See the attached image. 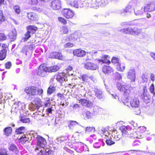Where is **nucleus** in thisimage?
<instances>
[{"instance_id": "obj_37", "label": "nucleus", "mask_w": 155, "mask_h": 155, "mask_svg": "<svg viewBox=\"0 0 155 155\" xmlns=\"http://www.w3.org/2000/svg\"><path fill=\"white\" fill-rule=\"evenodd\" d=\"M87 57L85 59L86 61H91L92 59V56L91 54V52H86Z\"/></svg>"}, {"instance_id": "obj_46", "label": "nucleus", "mask_w": 155, "mask_h": 155, "mask_svg": "<svg viewBox=\"0 0 155 155\" xmlns=\"http://www.w3.org/2000/svg\"><path fill=\"white\" fill-rule=\"evenodd\" d=\"M66 138L65 137H61L59 138H58L56 139L55 141L56 142L58 143L60 142L63 141L64 140H66Z\"/></svg>"}, {"instance_id": "obj_8", "label": "nucleus", "mask_w": 155, "mask_h": 155, "mask_svg": "<svg viewBox=\"0 0 155 155\" xmlns=\"http://www.w3.org/2000/svg\"><path fill=\"white\" fill-rule=\"evenodd\" d=\"M94 0H85L82 3L83 5L85 7L95 8L98 6L97 2H94Z\"/></svg>"}, {"instance_id": "obj_54", "label": "nucleus", "mask_w": 155, "mask_h": 155, "mask_svg": "<svg viewBox=\"0 0 155 155\" xmlns=\"http://www.w3.org/2000/svg\"><path fill=\"white\" fill-rule=\"evenodd\" d=\"M89 77L86 74H84L81 77L83 81H87L89 79Z\"/></svg>"}, {"instance_id": "obj_35", "label": "nucleus", "mask_w": 155, "mask_h": 155, "mask_svg": "<svg viewBox=\"0 0 155 155\" xmlns=\"http://www.w3.org/2000/svg\"><path fill=\"white\" fill-rule=\"evenodd\" d=\"M78 124V123L76 121L73 120L70 121L68 125V127L70 129H72L75 126Z\"/></svg>"}, {"instance_id": "obj_41", "label": "nucleus", "mask_w": 155, "mask_h": 155, "mask_svg": "<svg viewBox=\"0 0 155 155\" xmlns=\"http://www.w3.org/2000/svg\"><path fill=\"white\" fill-rule=\"evenodd\" d=\"M29 49L27 45L24 46L23 47L21 51V52L27 55V53Z\"/></svg>"}, {"instance_id": "obj_32", "label": "nucleus", "mask_w": 155, "mask_h": 155, "mask_svg": "<svg viewBox=\"0 0 155 155\" xmlns=\"http://www.w3.org/2000/svg\"><path fill=\"white\" fill-rule=\"evenodd\" d=\"M9 149L10 150L15 152L16 153H17L18 152L17 147L16 146L13 144H11L10 145Z\"/></svg>"}, {"instance_id": "obj_3", "label": "nucleus", "mask_w": 155, "mask_h": 155, "mask_svg": "<svg viewBox=\"0 0 155 155\" xmlns=\"http://www.w3.org/2000/svg\"><path fill=\"white\" fill-rule=\"evenodd\" d=\"M51 80L53 81H55V80L60 83L61 85L64 82L67 81V78L64 75L63 76L62 74H55L52 77Z\"/></svg>"}, {"instance_id": "obj_38", "label": "nucleus", "mask_w": 155, "mask_h": 155, "mask_svg": "<svg viewBox=\"0 0 155 155\" xmlns=\"http://www.w3.org/2000/svg\"><path fill=\"white\" fill-rule=\"evenodd\" d=\"M37 28L36 27L31 26L29 27L28 29V30L30 31L33 34L35 32Z\"/></svg>"}, {"instance_id": "obj_62", "label": "nucleus", "mask_w": 155, "mask_h": 155, "mask_svg": "<svg viewBox=\"0 0 155 155\" xmlns=\"http://www.w3.org/2000/svg\"><path fill=\"white\" fill-rule=\"evenodd\" d=\"M28 48L29 50H33L35 48V46L34 44H31L27 45Z\"/></svg>"}, {"instance_id": "obj_25", "label": "nucleus", "mask_w": 155, "mask_h": 155, "mask_svg": "<svg viewBox=\"0 0 155 155\" xmlns=\"http://www.w3.org/2000/svg\"><path fill=\"white\" fill-rule=\"evenodd\" d=\"M7 50L4 48L0 51V60H3L6 58Z\"/></svg>"}, {"instance_id": "obj_28", "label": "nucleus", "mask_w": 155, "mask_h": 155, "mask_svg": "<svg viewBox=\"0 0 155 155\" xmlns=\"http://www.w3.org/2000/svg\"><path fill=\"white\" fill-rule=\"evenodd\" d=\"M142 33L141 29H138L137 28H132V31L131 35H140Z\"/></svg>"}, {"instance_id": "obj_26", "label": "nucleus", "mask_w": 155, "mask_h": 155, "mask_svg": "<svg viewBox=\"0 0 155 155\" xmlns=\"http://www.w3.org/2000/svg\"><path fill=\"white\" fill-rule=\"evenodd\" d=\"M69 4L71 6H73L76 8H78L79 7L81 8L84 6L83 5L81 6L78 4L77 1L74 0L71 1L69 2Z\"/></svg>"}, {"instance_id": "obj_6", "label": "nucleus", "mask_w": 155, "mask_h": 155, "mask_svg": "<svg viewBox=\"0 0 155 155\" xmlns=\"http://www.w3.org/2000/svg\"><path fill=\"white\" fill-rule=\"evenodd\" d=\"M74 12L71 11L70 9L65 8L62 11V14L66 18L69 19L72 18L74 16Z\"/></svg>"}, {"instance_id": "obj_5", "label": "nucleus", "mask_w": 155, "mask_h": 155, "mask_svg": "<svg viewBox=\"0 0 155 155\" xmlns=\"http://www.w3.org/2000/svg\"><path fill=\"white\" fill-rule=\"evenodd\" d=\"M25 91L27 94L31 95H35L38 94V89L34 86L26 87Z\"/></svg>"}, {"instance_id": "obj_12", "label": "nucleus", "mask_w": 155, "mask_h": 155, "mask_svg": "<svg viewBox=\"0 0 155 155\" xmlns=\"http://www.w3.org/2000/svg\"><path fill=\"white\" fill-rule=\"evenodd\" d=\"M120 130L122 133V135L125 137H130V131L127 127L124 126H122L120 127Z\"/></svg>"}, {"instance_id": "obj_60", "label": "nucleus", "mask_w": 155, "mask_h": 155, "mask_svg": "<svg viewBox=\"0 0 155 155\" xmlns=\"http://www.w3.org/2000/svg\"><path fill=\"white\" fill-rule=\"evenodd\" d=\"M73 46V43H68L64 44V46L65 48H69L72 47Z\"/></svg>"}, {"instance_id": "obj_39", "label": "nucleus", "mask_w": 155, "mask_h": 155, "mask_svg": "<svg viewBox=\"0 0 155 155\" xmlns=\"http://www.w3.org/2000/svg\"><path fill=\"white\" fill-rule=\"evenodd\" d=\"M111 62L114 64H116V66L117 65V64L120 62V59L118 58L114 57L112 58L111 60Z\"/></svg>"}, {"instance_id": "obj_48", "label": "nucleus", "mask_w": 155, "mask_h": 155, "mask_svg": "<svg viewBox=\"0 0 155 155\" xmlns=\"http://www.w3.org/2000/svg\"><path fill=\"white\" fill-rule=\"evenodd\" d=\"M121 137V135L120 134H118V133H116L115 135H114V139L115 140H119Z\"/></svg>"}, {"instance_id": "obj_24", "label": "nucleus", "mask_w": 155, "mask_h": 155, "mask_svg": "<svg viewBox=\"0 0 155 155\" xmlns=\"http://www.w3.org/2000/svg\"><path fill=\"white\" fill-rule=\"evenodd\" d=\"M108 57V56L106 55L103 56V59L99 60V62H102V63H106L109 64L110 62L108 59H107Z\"/></svg>"}, {"instance_id": "obj_2", "label": "nucleus", "mask_w": 155, "mask_h": 155, "mask_svg": "<svg viewBox=\"0 0 155 155\" xmlns=\"http://www.w3.org/2000/svg\"><path fill=\"white\" fill-rule=\"evenodd\" d=\"M31 136L36 138L37 140V143L36 149L38 150L41 148H44L46 143L45 140L42 137L38 136L36 134H32Z\"/></svg>"}, {"instance_id": "obj_61", "label": "nucleus", "mask_w": 155, "mask_h": 155, "mask_svg": "<svg viewBox=\"0 0 155 155\" xmlns=\"http://www.w3.org/2000/svg\"><path fill=\"white\" fill-rule=\"evenodd\" d=\"M61 31L64 34H67L68 32V28L64 26L62 27Z\"/></svg>"}, {"instance_id": "obj_18", "label": "nucleus", "mask_w": 155, "mask_h": 155, "mask_svg": "<svg viewBox=\"0 0 155 155\" xmlns=\"http://www.w3.org/2000/svg\"><path fill=\"white\" fill-rule=\"evenodd\" d=\"M134 14L136 16H140L143 14L144 11V8L142 7L140 8L138 7H135L134 9Z\"/></svg>"}, {"instance_id": "obj_56", "label": "nucleus", "mask_w": 155, "mask_h": 155, "mask_svg": "<svg viewBox=\"0 0 155 155\" xmlns=\"http://www.w3.org/2000/svg\"><path fill=\"white\" fill-rule=\"evenodd\" d=\"M30 109L32 110H35L37 108V107L34 104H31L30 105Z\"/></svg>"}, {"instance_id": "obj_50", "label": "nucleus", "mask_w": 155, "mask_h": 155, "mask_svg": "<svg viewBox=\"0 0 155 155\" xmlns=\"http://www.w3.org/2000/svg\"><path fill=\"white\" fill-rule=\"evenodd\" d=\"M34 15H35L32 13H28L27 15L28 18L31 20H35V19Z\"/></svg>"}, {"instance_id": "obj_36", "label": "nucleus", "mask_w": 155, "mask_h": 155, "mask_svg": "<svg viewBox=\"0 0 155 155\" xmlns=\"http://www.w3.org/2000/svg\"><path fill=\"white\" fill-rule=\"evenodd\" d=\"M32 34L30 31L28 30L27 32L25 34V37L22 38L24 41H27L30 37L31 34Z\"/></svg>"}, {"instance_id": "obj_9", "label": "nucleus", "mask_w": 155, "mask_h": 155, "mask_svg": "<svg viewBox=\"0 0 155 155\" xmlns=\"http://www.w3.org/2000/svg\"><path fill=\"white\" fill-rule=\"evenodd\" d=\"M84 66L85 68L90 70H95L98 68V66L91 62L84 63Z\"/></svg>"}, {"instance_id": "obj_59", "label": "nucleus", "mask_w": 155, "mask_h": 155, "mask_svg": "<svg viewBox=\"0 0 155 155\" xmlns=\"http://www.w3.org/2000/svg\"><path fill=\"white\" fill-rule=\"evenodd\" d=\"M6 36L4 33H0V40H4L6 38Z\"/></svg>"}, {"instance_id": "obj_16", "label": "nucleus", "mask_w": 155, "mask_h": 155, "mask_svg": "<svg viewBox=\"0 0 155 155\" xmlns=\"http://www.w3.org/2000/svg\"><path fill=\"white\" fill-rule=\"evenodd\" d=\"M49 56L51 58H56L59 60H62L63 59V56L61 53L58 52H54L50 53Z\"/></svg>"}, {"instance_id": "obj_63", "label": "nucleus", "mask_w": 155, "mask_h": 155, "mask_svg": "<svg viewBox=\"0 0 155 155\" xmlns=\"http://www.w3.org/2000/svg\"><path fill=\"white\" fill-rule=\"evenodd\" d=\"M101 144L100 142L96 143L94 144V147L96 148H99L101 146Z\"/></svg>"}, {"instance_id": "obj_44", "label": "nucleus", "mask_w": 155, "mask_h": 155, "mask_svg": "<svg viewBox=\"0 0 155 155\" xmlns=\"http://www.w3.org/2000/svg\"><path fill=\"white\" fill-rule=\"evenodd\" d=\"M59 69V67L58 66H54L50 68V71L51 72H54L58 71Z\"/></svg>"}, {"instance_id": "obj_57", "label": "nucleus", "mask_w": 155, "mask_h": 155, "mask_svg": "<svg viewBox=\"0 0 155 155\" xmlns=\"http://www.w3.org/2000/svg\"><path fill=\"white\" fill-rule=\"evenodd\" d=\"M46 154L47 155H51L52 154L53 152L49 149H46L45 150Z\"/></svg>"}, {"instance_id": "obj_64", "label": "nucleus", "mask_w": 155, "mask_h": 155, "mask_svg": "<svg viewBox=\"0 0 155 155\" xmlns=\"http://www.w3.org/2000/svg\"><path fill=\"white\" fill-rule=\"evenodd\" d=\"M38 2V0H30L29 2V3L31 4L35 5Z\"/></svg>"}, {"instance_id": "obj_22", "label": "nucleus", "mask_w": 155, "mask_h": 155, "mask_svg": "<svg viewBox=\"0 0 155 155\" xmlns=\"http://www.w3.org/2000/svg\"><path fill=\"white\" fill-rule=\"evenodd\" d=\"M12 128L10 127H8L5 128L3 130V134L7 137L9 136L12 134Z\"/></svg>"}, {"instance_id": "obj_27", "label": "nucleus", "mask_w": 155, "mask_h": 155, "mask_svg": "<svg viewBox=\"0 0 155 155\" xmlns=\"http://www.w3.org/2000/svg\"><path fill=\"white\" fill-rule=\"evenodd\" d=\"M94 1L97 2L98 4V6H104L107 3V0H94Z\"/></svg>"}, {"instance_id": "obj_51", "label": "nucleus", "mask_w": 155, "mask_h": 155, "mask_svg": "<svg viewBox=\"0 0 155 155\" xmlns=\"http://www.w3.org/2000/svg\"><path fill=\"white\" fill-rule=\"evenodd\" d=\"M101 133L105 136H107L109 134V132L105 128H103L101 129Z\"/></svg>"}, {"instance_id": "obj_29", "label": "nucleus", "mask_w": 155, "mask_h": 155, "mask_svg": "<svg viewBox=\"0 0 155 155\" xmlns=\"http://www.w3.org/2000/svg\"><path fill=\"white\" fill-rule=\"evenodd\" d=\"M116 68L118 71L123 72L125 69V66L124 64H121L120 62L117 64V65H116Z\"/></svg>"}, {"instance_id": "obj_4", "label": "nucleus", "mask_w": 155, "mask_h": 155, "mask_svg": "<svg viewBox=\"0 0 155 155\" xmlns=\"http://www.w3.org/2000/svg\"><path fill=\"white\" fill-rule=\"evenodd\" d=\"M48 71V68L45 65H41L38 68L37 74L41 77H44L47 75V72Z\"/></svg>"}, {"instance_id": "obj_15", "label": "nucleus", "mask_w": 155, "mask_h": 155, "mask_svg": "<svg viewBox=\"0 0 155 155\" xmlns=\"http://www.w3.org/2000/svg\"><path fill=\"white\" fill-rule=\"evenodd\" d=\"M136 2V0H133L129 3V4L125 8L126 13L129 12L131 13L133 12V7L135 5V3Z\"/></svg>"}, {"instance_id": "obj_49", "label": "nucleus", "mask_w": 155, "mask_h": 155, "mask_svg": "<svg viewBox=\"0 0 155 155\" xmlns=\"http://www.w3.org/2000/svg\"><path fill=\"white\" fill-rule=\"evenodd\" d=\"M13 9L15 12L18 14H19L20 12V7L18 5H15L13 7Z\"/></svg>"}, {"instance_id": "obj_23", "label": "nucleus", "mask_w": 155, "mask_h": 155, "mask_svg": "<svg viewBox=\"0 0 155 155\" xmlns=\"http://www.w3.org/2000/svg\"><path fill=\"white\" fill-rule=\"evenodd\" d=\"M102 71L104 73L109 74L113 72V69L108 66H105L102 68Z\"/></svg>"}, {"instance_id": "obj_40", "label": "nucleus", "mask_w": 155, "mask_h": 155, "mask_svg": "<svg viewBox=\"0 0 155 155\" xmlns=\"http://www.w3.org/2000/svg\"><path fill=\"white\" fill-rule=\"evenodd\" d=\"M17 106L19 109L23 110L25 107V104L23 103H21L20 101L18 102Z\"/></svg>"}, {"instance_id": "obj_19", "label": "nucleus", "mask_w": 155, "mask_h": 155, "mask_svg": "<svg viewBox=\"0 0 155 155\" xmlns=\"http://www.w3.org/2000/svg\"><path fill=\"white\" fill-rule=\"evenodd\" d=\"M130 104L133 107H137L139 105V101L137 98H134L132 99Z\"/></svg>"}, {"instance_id": "obj_13", "label": "nucleus", "mask_w": 155, "mask_h": 155, "mask_svg": "<svg viewBox=\"0 0 155 155\" xmlns=\"http://www.w3.org/2000/svg\"><path fill=\"white\" fill-rule=\"evenodd\" d=\"M73 54L75 56L82 57L86 54V52L81 49H76L73 51Z\"/></svg>"}, {"instance_id": "obj_34", "label": "nucleus", "mask_w": 155, "mask_h": 155, "mask_svg": "<svg viewBox=\"0 0 155 155\" xmlns=\"http://www.w3.org/2000/svg\"><path fill=\"white\" fill-rule=\"evenodd\" d=\"M132 31V28L131 27H128L124 28L121 30V31L125 34L131 35Z\"/></svg>"}, {"instance_id": "obj_1", "label": "nucleus", "mask_w": 155, "mask_h": 155, "mask_svg": "<svg viewBox=\"0 0 155 155\" xmlns=\"http://www.w3.org/2000/svg\"><path fill=\"white\" fill-rule=\"evenodd\" d=\"M116 86L117 89L121 92L123 93L125 96L128 97L131 94V91L133 90L132 87L119 82L117 83Z\"/></svg>"}, {"instance_id": "obj_58", "label": "nucleus", "mask_w": 155, "mask_h": 155, "mask_svg": "<svg viewBox=\"0 0 155 155\" xmlns=\"http://www.w3.org/2000/svg\"><path fill=\"white\" fill-rule=\"evenodd\" d=\"M58 21L64 24H65L67 23L66 20L64 18L62 17H59L58 18Z\"/></svg>"}, {"instance_id": "obj_52", "label": "nucleus", "mask_w": 155, "mask_h": 155, "mask_svg": "<svg viewBox=\"0 0 155 155\" xmlns=\"http://www.w3.org/2000/svg\"><path fill=\"white\" fill-rule=\"evenodd\" d=\"M85 115L87 119H89L92 118V114L90 111H87L86 112Z\"/></svg>"}, {"instance_id": "obj_17", "label": "nucleus", "mask_w": 155, "mask_h": 155, "mask_svg": "<svg viewBox=\"0 0 155 155\" xmlns=\"http://www.w3.org/2000/svg\"><path fill=\"white\" fill-rule=\"evenodd\" d=\"M79 103H81L82 106L87 107H90L92 106V103L89 101L81 99L79 100Z\"/></svg>"}, {"instance_id": "obj_43", "label": "nucleus", "mask_w": 155, "mask_h": 155, "mask_svg": "<svg viewBox=\"0 0 155 155\" xmlns=\"http://www.w3.org/2000/svg\"><path fill=\"white\" fill-rule=\"evenodd\" d=\"M95 131V129L94 127H87L86 128L85 130V132L86 133L90 132H94Z\"/></svg>"}, {"instance_id": "obj_42", "label": "nucleus", "mask_w": 155, "mask_h": 155, "mask_svg": "<svg viewBox=\"0 0 155 155\" xmlns=\"http://www.w3.org/2000/svg\"><path fill=\"white\" fill-rule=\"evenodd\" d=\"M5 17L3 15L2 11L0 10V24L5 21Z\"/></svg>"}, {"instance_id": "obj_11", "label": "nucleus", "mask_w": 155, "mask_h": 155, "mask_svg": "<svg viewBox=\"0 0 155 155\" xmlns=\"http://www.w3.org/2000/svg\"><path fill=\"white\" fill-rule=\"evenodd\" d=\"M127 78L131 81H134L136 78L135 71L134 69H130L127 72Z\"/></svg>"}, {"instance_id": "obj_53", "label": "nucleus", "mask_w": 155, "mask_h": 155, "mask_svg": "<svg viewBox=\"0 0 155 155\" xmlns=\"http://www.w3.org/2000/svg\"><path fill=\"white\" fill-rule=\"evenodd\" d=\"M150 92L152 93L153 95L155 94V92L154 91V85L152 84L150 86Z\"/></svg>"}, {"instance_id": "obj_30", "label": "nucleus", "mask_w": 155, "mask_h": 155, "mask_svg": "<svg viewBox=\"0 0 155 155\" xmlns=\"http://www.w3.org/2000/svg\"><path fill=\"white\" fill-rule=\"evenodd\" d=\"M55 90V87L53 85H51L47 90V94L51 95L54 93Z\"/></svg>"}, {"instance_id": "obj_14", "label": "nucleus", "mask_w": 155, "mask_h": 155, "mask_svg": "<svg viewBox=\"0 0 155 155\" xmlns=\"http://www.w3.org/2000/svg\"><path fill=\"white\" fill-rule=\"evenodd\" d=\"M145 12H152L155 10V3L152 2L145 6L144 7Z\"/></svg>"}, {"instance_id": "obj_20", "label": "nucleus", "mask_w": 155, "mask_h": 155, "mask_svg": "<svg viewBox=\"0 0 155 155\" xmlns=\"http://www.w3.org/2000/svg\"><path fill=\"white\" fill-rule=\"evenodd\" d=\"M16 31L15 29H13L8 34V36L12 41H14L16 39Z\"/></svg>"}, {"instance_id": "obj_45", "label": "nucleus", "mask_w": 155, "mask_h": 155, "mask_svg": "<svg viewBox=\"0 0 155 155\" xmlns=\"http://www.w3.org/2000/svg\"><path fill=\"white\" fill-rule=\"evenodd\" d=\"M142 98L143 100L146 103H148L150 100V98L149 96L147 95V94L145 95H143Z\"/></svg>"}, {"instance_id": "obj_33", "label": "nucleus", "mask_w": 155, "mask_h": 155, "mask_svg": "<svg viewBox=\"0 0 155 155\" xmlns=\"http://www.w3.org/2000/svg\"><path fill=\"white\" fill-rule=\"evenodd\" d=\"M34 104L37 107V109L41 106V103L40 100L38 98H36L34 101Z\"/></svg>"}, {"instance_id": "obj_21", "label": "nucleus", "mask_w": 155, "mask_h": 155, "mask_svg": "<svg viewBox=\"0 0 155 155\" xmlns=\"http://www.w3.org/2000/svg\"><path fill=\"white\" fill-rule=\"evenodd\" d=\"M75 150L78 153H81L84 151V144L81 142L78 143L76 145Z\"/></svg>"}, {"instance_id": "obj_55", "label": "nucleus", "mask_w": 155, "mask_h": 155, "mask_svg": "<svg viewBox=\"0 0 155 155\" xmlns=\"http://www.w3.org/2000/svg\"><path fill=\"white\" fill-rule=\"evenodd\" d=\"M107 144L109 145H111L114 143V142L112 141L111 139H107L106 141Z\"/></svg>"}, {"instance_id": "obj_31", "label": "nucleus", "mask_w": 155, "mask_h": 155, "mask_svg": "<svg viewBox=\"0 0 155 155\" xmlns=\"http://www.w3.org/2000/svg\"><path fill=\"white\" fill-rule=\"evenodd\" d=\"M25 128L24 127H21L16 129L15 132L16 134H23L25 131Z\"/></svg>"}, {"instance_id": "obj_7", "label": "nucleus", "mask_w": 155, "mask_h": 155, "mask_svg": "<svg viewBox=\"0 0 155 155\" xmlns=\"http://www.w3.org/2000/svg\"><path fill=\"white\" fill-rule=\"evenodd\" d=\"M61 2L59 0H51L50 5L52 9L57 10L61 8Z\"/></svg>"}, {"instance_id": "obj_10", "label": "nucleus", "mask_w": 155, "mask_h": 155, "mask_svg": "<svg viewBox=\"0 0 155 155\" xmlns=\"http://www.w3.org/2000/svg\"><path fill=\"white\" fill-rule=\"evenodd\" d=\"M95 96L99 99L103 100L104 99L105 96L102 90L97 88H95L94 89Z\"/></svg>"}, {"instance_id": "obj_47", "label": "nucleus", "mask_w": 155, "mask_h": 155, "mask_svg": "<svg viewBox=\"0 0 155 155\" xmlns=\"http://www.w3.org/2000/svg\"><path fill=\"white\" fill-rule=\"evenodd\" d=\"M20 121L23 123H28L30 121V120L29 118H25L24 117H22L21 118Z\"/></svg>"}]
</instances>
